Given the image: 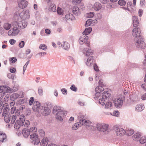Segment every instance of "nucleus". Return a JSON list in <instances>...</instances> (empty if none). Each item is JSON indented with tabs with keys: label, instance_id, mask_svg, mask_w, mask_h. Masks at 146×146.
Segmentation results:
<instances>
[{
	"label": "nucleus",
	"instance_id": "f257e3e1",
	"mask_svg": "<svg viewBox=\"0 0 146 146\" xmlns=\"http://www.w3.org/2000/svg\"><path fill=\"white\" fill-rule=\"evenodd\" d=\"M17 120H16L14 125L15 128L17 129H19L20 127L23 125L25 122L24 124L25 127H28L29 126L30 124V122L28 120L25 121V118L24 115H20L19 116L17 117Z\"/></svg>",
	"mask_w": 146,
	"mask_h": 146
},
{
	"label": "nucleus",
	"instance_id": "f03ea898",
	"mask_svg": "<svg viewBox=\"0 0 146 146\" xmlns=\"http://www.w3.org/2000/svg\"><path fill=\"white\" fill-rule=\"evenodd\" d=\"M53 113L55 115L57 119L61 121L63 120V118L66 114V112L63 111L60 107L55 106L53 108Z\"/></svg>",
	"mask_w": 146,
	"mask_h": 146
},
{
	"label": "nucleus",
	"instance_id": "7ed1b4c3",
	"mask_svg": "<svg viewBox=\"0 0 146 146\" xmlns=\"http://www.w3.org/2000/svg\"><path fill=\"white\" fill-rule=\"evenodd\" d=\"M108 124L104 123H99L97 126L98 130L106 134L108 133L110 131V129L108 128Z\"/></svg>",
	"mask_w": 146,
	"mask_h": 146
},
{
	"label": "nucleus",
	"instance_id": "20e7f679",
	"mask_svg": "<svg viewBox=\"0 0 146 146\" xmlns=\"http://www.w3.org/2000/svg\"><path fill=\"white\" fill-rule=\"evenodd\" d=\"M111 94L108 91H104L102 93V98H100L99 103L102 105H104L106 103V100H109L111 96Z\"/></svg>",
	"mask_w": 146,
	"mask_h": 146
},
{
	"label": "nucleus",
	"instance_id": "39448f33",
	"mask_svg": "<svg viewBox=\"0 0 146 146\" xmlns=\"http://www.w3.org/2000/svg\"><path fill=\"white\" fill-rule=\"evenodd\" d=\"M11 114H13L11 115V122L15 123L17 117L20 115V110L18 109H16V107L13 106L11 108Z\"/></svg>",
	"mask_w": 146,
	"mask_h": 146
},
{
	"label": "nucleus",
	"instance_id": "423d86ee",
	"mask_svg": "<svg viewBox=\"0 0 146 146\" xmlns=\"http://www.w3.org/2000/svg\"><path fill=\"white\" fill-rule=\"evenodd\" d=\"M40 104L38 101H35L33 103V109L34 111L36 112V114L38 117L40 116Z\"/></svg>",
	"mask_w": 146,
	"mask_h": 146
},
{
	"label": "nucleus",
	"instance_id": "0eeeda50",
	"mask_svg": "<svg viewBox=\"0 0 146 146\" xmlns=\"http://www.w3.org/2000/svg\"><path fill=\"white\" fill-rule=\"evenodd\" d=\"M135 42V45L137 47L144 49L145 47V44L144 41V39L142 37H141L138 39H134Z\"/></svg>",
	"mask_w": 146,
	"mask_h": 146
},
{
	"label": "nucleus",
	"instance_id": "6e6552de",
	"mask_svg": "<svg viewBox=\"0 0 146 146\" xmlns=\"http://www.w3.org/2000/svg\"><path fill=\"white\" fill-rule=\"evenodd\" d=\"M125 97H122L121 98H116L113 100L115 106L117 108H120L123 104V102L124 101Z\"/></svg>",
	"mask_w": 146,
	"mask_h": 146
},
{
	"label": "nucleus",
	"instance_id": "1a4fd4ad",
	"mask_svg": "<svg viewBox=\"0 0 146 146\" xmlns=\"http://www.w3.org/2000/svg\"><path fill=\"white\" fill-rule=\"evenodd\" d=\"M82 125L85 126L86 128L90 130H94L95 129L94 127L91 125L92 122L89 120L84 119L81 123Z\"/></svg>",
	"mask_w": 146,
	"mask_h": 146
},
{
	"label": "nucleus",
	"instance_id": "9d476101",
	"mask_svg": "<svg viewBox=\"0 0 146 146\" xmlns=\"http://www.w3.org/2000/svg\"><path fill=\"white\" fill-rule=\"evenodd\" d=\"M19 32L17 25L14 26L13 29L9 30L8 32V35L10 36L17 35Z\"/></svg>",
	"mask_w": 146,
	"mask_h": 146
},
{
	"label": "nucleus",
	"instance_id": "9b49d317",
	"mask_svg": "<svg viewBox=\"0 0 146 146\" xmlns=\"http://www.w3.org/2000/svg\"><path fill=\"white\" fill-rule=\"evenodd\" d=\"M19 16L21 19L23 20L29 19L30 15L29 10H23L20 13Z\"/></svg>",
	"mask_w": 146,
	"mask_h": 146
},
{
	"label": "nucleus",
	"instance_id": "f8f14e48",
	"mask_svg": "<svg viewBox=\"0 0 146 146\" xmlns=\"http://www.w3.org/2000/svg\"><path fill=\"white\" fill-rule=\"evenodd\" d=\"M115 133L118 136L121 137L125 135V130L120 127H116L115 129Z\"/></svg>",
	"mask_w": 146,
	"mask_h": 146
},
{
	"label": "nucleus",
	"instance_id": "ddd939ff",
	"mask_svg": "<svg viewBox=\"0 0 146 146\" xmlns=\"http://www.w3.org/2000/svg\"><path fill=\"white\" fill-rule=\"evenodd\" d=\"M132 35L135 37L134 39H137L141 37L140 35L141 31L140 29L139 28H135L132 31Z\"/></svg>",
	"mask_w": 146,
	"mask_h": 146
},
{
	"label": "nucleus",
	"instance_id": "4468645a",
	"mask_svg": "<svg viewBox=\"0 0 146 146\" xmlns=\"http://www.w3.org/2000/svg\"><path fill=\"white\" fill-rule=\"evenodd\" d=\"M40 113L44 116L47 115L50 113V111L49 108L47 107L42 106L40 107Z\"/></svg>",
	"mask_w": 146,
	"mask_h": 146
},
{
	"label": "nucleus",
	"instance_id": "2eb2a0df",
	"mask_svg": "<svg viewBox=\"0 0 146 146\" xmlns=\"http://www.w3.org/2000/svg\"><path fill=\"white\" fill-rule=\"evenodd\" d=\"M31 139L33 141L32 143L34 145H37L40 142V140L38 137V135L36 133H34L31 135L30 136Z\"/></svg>",
	"mask_w": 146,
	"mask_h": 146
},
{
	"label": "nucleus",
	"instance_id": "dca6fc26",
	"mask_svg": "<svg viewBox=\"0 0 146 146\" xmlns=\"http://www.w3.org/2000/svg\"><path fill=\"white\" fill-rule=\"evenodd\" d=\"M8 104L7 103L4 104L1 107L2 110H3L2 116L9 115V108Z\"/></svg>",
	"mask_w": 146,
	"mask_h": 146
},
{
	"label": "nucleus",
	"instance_id": "f3484780",
	"mask_svg": "<svg viewBox=\"0 0 146 146\" xmlns=\"http://www.w3.org/2000/svg\"><path fill=\"white\" fill-rule=\"evenodd\" d=\"M88 36H85L84 35L81 36L79 39V42L80 44H83L84 43L88 44V46L89 42L88 41Z\"/></svg>",
	"mask_w": 146,
	"mask_h": 146
},
{
	"label": "nucleus",
	"instance_id": "a211bd4d",
	"mask_svg": "<svg viewBox=\"0 0 146 146\" xmlns=\"http://www.w3.org/2000/svg\"><path fill=\"white\" fill-rule=\"evenodd\" d=\"M0 90L4 93H11L12 90L11 88L8 86H0Z\"/></svg>",
	"mask_w": 146,
	"mask_h": 146
},
{
	"label": "nucleus",
	"instance_id": "6ab92c4d",
	"mask_svg": "<svg viewBox=\"0 0 146 146\" xmlns=\"http://www.w3.org/2000/svg\"><path fill=\"white\" fill-rule=\"evenodd\" d=\"M72 11L73 13L76 16H79L81 14L80 9L76 6L73 7Z\"/></svg>",
	"mask_w": 146,
	"mask_h": 146
},
{
	"label": "nucleus",
	"instance_id": "aec40b11",
	"mask_svg": "<svg viewBox=\"0 0 146 146\" xmlns=\"http://www.w3.org/2000/svg\"><path fill=\"white\" fill-rule=\"evenodd\" d=\"M75 18L73 15L71 13H69L65 15L64 17H63V19L66 21L67 20H74L75 19Z\"/></svg>",
	"mask_w": 146,
	"mask_h": 146
},
{
	"label": "nucleus",
	"instance_id": "412c9836",
	"mask_svg": "<svg viewBox=\"0 0 146 146\" xmlns=\"http://www.w3.org/2000/svg\"><path fill=\"white\" fill-rule=\"evenodd\" d=\"M20 1L18 2V6L22 9L26 7L28 4V3L25 0H20Z\"/></svg>",
	"mask_w": 146,
	"mask_h": 146
},
{
	"label": "nucleus",
	"instance_id": "4be33fe9",
	"mask_svg": "<svg viewBox=\"0 0 146 146\" xmlns=\"http://www.w3.org/2000/svg\"><path fill=\"white\" fill-rule=\"evenodd\" d=\"M16 25H17V27H19L21 29L25 28L27 25V23L24 21H22L19 22L18 23L17 22L15 23Z\"/></svg>",
	"mask_w": 146,
	"mask_h": 146
},
{
	"label": "nucleus",
	"instance_id": "5701e85b",
	"mask_svg": "<svg viewBox=\"0 0 146 146\" xmlns=\"http://www.w3.org/2000/svg\"><path fill=\"white\" fill-rule=\"evenodd\" d=\"M94 58L91 56H90L87 59L86 62V65L88 66H92L94 64Z\"/></svg>",
	"mask_w": 146,
	"mask_h": 146
},
{
	"label": "nucleus",
	"instance_id": "b1692460",
	"mask_svg": "<svg viewBox=\"0 0 146 146\" xmlns=\"http://www.w3.org/2000/svg\"><path fill=\"white\" fill-rule=\"evenodd\" d=\"M141 136V133L137 132L133 135L132 138L133 140L135 141H139Z\"/></svg>",
	"mask_w": 146,
	"mask_h": 146
},
{
	"label": "nucleus",
	"instance_id": "393cba45",
	"mask_svg": "<svg viewBox=\"0 0 146 146\" xmlns=\"http://www.w3.org/2000/svg\"><path fill=\"white\" fill-rule=\"evenodd\" d=\"M7 136L5 134L2 132H0V141L2 142L6 141Z\"/></svg>",
	"mask_w": 146,
	"mask_h": 146
},
{
	"label": "nucleus",
	"instance_id": "a878e982",
	"mask_svg": "<svg viewBox=\"0 0 146 146\" xmlns=\"http://www.w3.org/2000/svg\"><path fill=\"white\" fill-rule=\"evenodd\" d=\"M102 7V5L101 4L98 2L95 3L93 6V9L95 11H99L100 10Z\"/></svg>",
	"mask_w": 146,
	"mask_h": 146
},
{
	"label": "nucleus",
	"instance_id": "bb28decb",
	"mask_svg": "<svg viewBox=\"0 0 146 146\" xmlns=\"http://www.w3.org/2000/svg\"><path fill=\"white\" fill-rule=\"evenodd\" d=\"M83 53L86 56H89L92 55L93 54L92 50L91 49H84L83 51Z\"/></svg>",
	"mask_w": 146,
	"mask_h": 146
},
{
	"label": "nucleus",
	"instance_id": "cd10ccee",
	"mask_svg": "<svg viewBox=\"0 0 146 146\" xmlns=\"http://www.w3.org/2000/svg\"><path fill=\"white\" fill-rule=\"evenodd\" d=\"M133 26L135 27H137L139 24L138 17L135 16H133Z\"/></svg>",
	"mask_w": 146,
	"mask_h": 146
},
{
	"label": "nucleus",
	"instance_id": "c85d7f7f",
	"mask_svg": "<svg viewBox=\"0 0 146 146\" xmlns=\"http://www.w3.org/2000/svg\"><path fill=\"white\" fill-rule=\"evenodd\" d=\"M4 116H5L4 117V121L6 123H8L10 121L11 124H13L14 123L11 122V115L9 114L4 115Z\"/></svg>",
	"mask_w": 146,
	"mask_h": 146
},
{
	"label": "nucleus",
	"instance_id": "c756f323",
	"mask_svg": "<svg viewBox=\"0 0 146 146\" xmlns=\"http://www.w3.org/2000/svg\"><path fill=\"white\" fill-rule=\"evenodd\" d=\"M22 133L25 138H27L30 134V131L25 128L23 129Z\"/></svg>",
	"mask_w": 146,
	"mask_h": 146
},
{
	"label": "nucleus",
	"instance_id": "7c9ffc66",
	"mask_svg": "<svg viewBox=\"0 0 146 146\" xmlns=\"http://www.w3.org/2000/svg\"><path fill=\"white\" fill-rule=\"evenodd\" d=\"M62 48L64 50H68L70 47L69 44L66 42H62Z\"/></svg>",
	"mask_w": 146,
	"mask_h": 146
},
{
	"label": "nucleus",
	"instance_id": "2f4dec72",
	"mask_svg": "<svg viewBox=\"0 0 146 146\" xmlns=\"http://www.w3.org/2000/svg\"><path fill=\"white\" fill-rule=\"evenodd\" d=\"M82 125V124L79 122L74 124L72 126V129L73 130H76Z\"/></svg>",
	"mask_w": 146,
	"mask_h": 146
},
{
	"label": "nucleus",
	"instance_id": "473e14b6",
	"mask_svg": "<svg viewBox=\"0 0 146 146\" xmlns=\"http://www.w3.org/2000/svg\"><path fill=\"white\" fill-rule=\"evenodd\" d=\"M19 94L17 93H15L12 94L10 96L11 100L14 101L18 98H19Z\"/></svg>",
	"mask_w": 146,
	"mask_h": 146
},
{
	"label": "nucleus",
	"instance_id": "72a5a7b5",
	"mask_svg": "<svg viewBox=\"0 0 146 146\" xmlns=\"http://www.w3.org/2000/svg\"><path fill=\"white\" fill-rule=\"evenodd\" d=\"M48 141L46 138H44L40 143L41 146H46L48 144Z\"/></svg>",
	"mask_w": 146,
	"mask_h": 146
},
{
	"label": "nucleus",
	"instance_id": "f704fd0d",
	"mask_svg": "<svg viewBox=\"0 0 146 146\" xmlns=\"http://www.w3.org/2000/svg\"><path fill=\"white\" fill-rule=\"evenodd\" d=\"M144 108V106L140 104L137 105L135 107L136 110L138 111H142Z\"/></svg>",
	"mask_w": 146,
	"mask_h": 146
},
{
	"label": "nucleus",
	"instance_id": "c9c22d12",
	"mask_svg": "<svg viewBox=\"0 0 146 146\" xmlns=\"http://www.w3.org/2000/svg\"><path fill=\"white\" fill-rule=\"evenodd\" d=\"M134 131L131 129H128L125 130V135L127 136H130L132 135L134 133Z\"/></svg>",
	"mask_w": 146,
	"mask_h": 146
},
{
	"label": "nucleus",
	"instance_id": "e433bc0d",
	"mask_svg": "<svg viewBox=\"0 0 146 146\" xmlns=\"http://www.w3.org/2000/svg\"><path fill=\"white\" fill-rule=\"evenodd\" d=\"M92 30V28L90 27L86 28L85 31L83 32L82 34L85 35H88L91 32Z\"/></svg>",
	"mask_w": 146,
	"mask_h": 146
},
{
	"label": "nucleus",
	"instance_id": "4c0bfd02",
	"mask_svg": "<svg viewBox=\"0 0 146 146\" xmlns=\"http://www.w3.org/2000/svg\"><path fill=\"white\" fill-rule=\"evenodd\" d=\"M49 10L53 12H56V5L53 3H51L50 6Z\"/></svg>",
	"mask_w": 146,
	"mask_h": 146
},
{
	"label": "nucleus",
	"instance_id": "58836bf2",
	"mask_svg": "<svg viewBox=\"0 0 146 146\" xmlns=\"http://www.w3.org/2000/svg\"><path fill=\"white\" fill-rule=\"evenodd\" d=\"M106 102L105 106V108L106 109H111L112 108V102L110 101Z\"/></svg>",
	"mask_w": 146,
	"mask_h": 146
},
{
	"label": "nucleus",
	"instance_id": "ea45409f",
	"mask_svg": "<svg viewBox=\"0 0 146 146\" xmlns=\"http://www.w3.org/2000/svg\"><path fill=\"white\" fill-rule=\"evenodd\" d=\"M78 118V120L79 122H80L81 123L84 119V116L81 113H79Z\"/></svg>",
	"mask_w": 146,
	"mask_h": 146
},
{
	"label": "nucleus",
	"instance_id": "a19ab883",
	"mask_svg": "<svg viewBox=\"0 0 146 146\" xmlns=\"http://www.w3.org/2000/svg\"><path fill=\"white\" fill-rule=\"evenodd\" d=\"M104 86H98L95 89L96 92H100L103 91L104 90L103 87Z\"/></svg>",
	"mask_w": 146,
	"mask_h": 146
},
{
	"label": "nucleus",
	"instance_id": "79ce46f5",
	"mask_svg": "<svg viewBox=\"0 0 146 146\" xmlns=\"http://www.w3.org/2000/svg\"><path fill=\"white\" fill-rule=\"evenodd\" d=\"M46 54V52H40L36 54L35 55V57L36 58H41L42 56L45 55Z\"/></svg>",
	"mask_w": 146,
	"mask_h": 146
},
{
	"label": "nucleus",
	"instance_id": "37998d69",
	"mask_svg": "<svg viewBox=\"0 0 146 146\" xmlns=\"http://www.w3.org/2000/svg\"><path fill=\"white\" fill-rule=\"evenodd\" d=\"M4 29L6 30H9L11 27V25L8 23H6L4 24Z\"/></svg>",
	"mask_w": 146,
	"mask_h": 146
},
{
	"label": "nucleus",
	"instance_id": "c03bdc74",
	"mask_svg": "<svg viewBox=\"0 0 146 146\" xmlns=\"http://www.w3.org/2000/svg\"><path fill=\"white\" fill-rule=\"evenodd\" d=\"M95 94L94 98L95 100H98L99 98H102V94H101L100 92H97Z\"/></svg>",
	"mask_w": 146,
	"mask_h": 146
},
{
	"label": "nucleus",
	"instance_id": "a18cd8bd",
	"mask_svg": "<svg viewBox=\"0 0 146 146\" xmlns=\"http://www.w3.org/2000/svg\"><path fill=\"white\" fill-rule=\"evenodd\" d=\"M39 48L40 49L46 51L47 49V46L45 44H42L40 45Z\"/></svg>",
	"mask_w": 146,
	"mask_h": 146
},
{
	"label": "nucleus",
	"instance_id": "49530a36",
	"mask_svg": "<svg viewBox=\"0 0 146 146\" xmlns=\"http://www.w3.org/2000/svg\"><path fill=\"white\" fill-rule=\"evenodd\" d=\"M19 88V86L17 85H15L13 87V88H11V93L13 92H15L17 91Z\"/></svg>",
	"mask_w": 146,
	"mask_h": 146
},
{
	"label": "nucleus",
	"instance_id": "de8ad7c7",
	"mask_svg": "<svg viewBox=\"0 0 146 146\" xmlns=\"http://www.w3.org/2000/svg\"><path fill=\"white\" fill-rule=\"evenodd\" d=\"M140 143L141 144H143L146 142V137H141L139 140Z\"/></svg>",
	"mask_w": 146,
	"mask_h": 146
},
{
	"label": "nucleus",
	"instance_id": "09e8293b",
	"mask_svg": "<svg viewBox=\"0 0 146 146\" xmlns=\"http://www.w3.org/2000/svg\"><path fill=\"white\" fill-rule=\"evenodd\" d=\"M57 12L58 15H62L63 14L64 11L62 8L58 7L57 9Z\"/></svg>",
	"mask_w": 146,
	"mask_h": 146
},
{
	"label": "nucleus",
	"instance_id": "8fccbe9b",
	"mask_svg": "<svg viewBox=\"0 0 146 146\" xmlns=\"http://www.w3.org/2000/svg\"><path fill=\"white\" fill-rule=\"evenodd\" d=\"M93 21L92 19H89L86 21V23L85 24L86 27H88L90 26L92 23Z\"/></svg>",
	"mask_w": 146,
	"mask_h": 146
},
{
	"label": "nucleus",
	"instance_id": "3c124183",
	"mask_svg": "<svg viewBox=\"0 0 146 146\" xmlns=\"http://www.w3.org/2000/svg\"><path fill=\"white\" fill-rule=\"evenodd\" d=\"M70 90L74 92H76L78 90L77 88L74 84H72L70 87Z\"/></svg>",
	"mask_w": 146,
	"mask_h": 146
},
{
	"label": "nucleus",
	"instance_id": "603ef678",
	"mask_svg": "<svg viewBox=\"0 0 146 146\" xmlns=\"http://www.w3.org/2000/svg\"><path fill=\"white\" fill-rule=\"evenodd\" d=\"M7 76L8 78L13 80H14L15 78V75L12 74L10 73L8 74Z\"/></svg>",
	"mask_w": 146,
	"mask_h": 146
},
{
	"label": "nucleus",
	"instance_id": "864d4df0",
	"mask_svg": "<svg viewBox=\"0 0 146 146\" xmlns=\"http://www.w3.org/2000/svg\"><path fill=\"white\" fill-rule=\"evenodd\" d=\"M118 3L119 5L123 6L125 5L126 2L123 0H119L118 2Z\"/></svg>",
	"mask_w": 146,
	"mask_h": 146
},
{
	"label": "nucleus",
	"instance_id": "5fc2aeb1",
	"mask_svg": "<svg viewBox=\"0 0 146 146\" xmlns=\"http://www.w3.org/2000/svg\"><path fill=\"white\" fill-rule=\"evenodd\" d=\"M78 105L81 106H84L85 105V102L82 100H78Z\"/></svg>",
	"mask_w": 146,
	"mask_h": 146
},
{
	"label": "nucleus",
	"instance_id": "6e6d98bb",
	"mask_svg": "<svg viewBox=\"0 0 146 146\" xmlns=\"http://www.w3.org/2000/svg\"><path fill=\"white\" fill-rule=\"evenodd\" d=\"M17 59L15 57H13L10 58L9 59V61L11 62V63H14L17 61Z\"/></svg>",
	"mask_w": 146,
	"mask_h": 146
},
{
	"label": "nucleus",
	"instance_id": "4d7b16f0",
	"mask_svg": "<svg viewBox=\"0 0 146 146\" xmlns=\"http://www.w3.org/2000/svg\"><path fill=\"white\" fill-rule=\"evenodd\" d=\"M120 113L119 111L117 110H115L113 111V114H112L113 115L118 117L119 116Z\"/></svg>",
	"mask_w": 146,
	"mask_h": 146
},
{
	"label": "nucleus",
	"instance_id": "13d9d810",
	"mask_svg": "<svg viewBox=\"0 0 146 146\" xmlns=\"http://www.w3.org/2000/svg\"><path fill=\"white\" fill-rule=\"evenodd\" d=\"M132 5V3L131 2H127V8H126L125 7H123V9L125 10H127L128 11H130L129 9V8H128V7H130L131 5Z\"/></svg>",
	"mask_w": 146,
	"mask_h": 146
},
{
	"label": "nucleus",
	"instance_id": "bf43d9fd",
	"mask_svg": "<svg viewBox=\"0 0 146 146\" xmlns=\"http://www.w3.org/2000/svg\"><path fill=\"white\" fill-rule=\"evenodd\" d=\"M38 132L40 136L44 137L45 135L44 132L42 129H40Z\"/></svg>",
	"mask_w": 146,
	"mask_h": 146
},
{
	"label": "nucleus",
	"instance_id": "052dcab7",
	"mask_svg": "<svg viewBox=\"0 0 146 146\" xmlns=\"http://www.w3.org/2000/svg\"><path fill=\"white\" fill-rule=\"evenodd\" d=\"M35 102L34 98L33 97H31L29 101V104L30 105H31L33 104V103Z\"/></svg>",
	"mask_w": 146,
	"mask_h": 146
},
{
	"label": "nucleus",
	"instance_id": "680f3d73",
	"mask_svg": "<svg viewBox=\"0 0 146 146\" xmlns=\"http://www.w3.org/2000/svg\"><path fill=\"white\" fill-rule=\"evenodd\" d=\"M145 0H140V5L142 7H143L145 6Z\"/></svg>",
	"mask_w": 146,
	"mask_h": 146
},
{
	"label": "nucleus",
	"instance_id": "e2e57ef3",
	"mask_svg": "<svg viewBox=\"0 0 146 146\" xmlns=\"http://www.w3.org/2000/svg\"><path fill=\"white\" fill-rule=\"evenodd\" d=\"M25 42L23 41H21L19 43V46L20 48H23L25 45Z\"/></svg>",
	"mask_w": 146,
	"mask_h": 146
},
{
	"label": "nucleus",
	"instance_id": "0e129e2a",
	"mask_svg": "<svg viewBox=\"0 0 146 146\" xmlns=\"http://www.w3.org/2000/svg\"><path fill=\"white\" fill-rule=\"evenodd\" d=\"M96 18L100 20L102 18V15L100 13H97L96 15Z\"/></svg>",
	"mask_w": 146,
	"mask_h": 146
},
{
	"label": "nucleus",
	"instance_id": "69168bd1",
	"mask_svg": "<svg viewBox=\"0 0 146 146\" xmlns=\"http://www.w3.org/2000/svg\"><path fill=\"white\" fill-rule=\"evenodd\" d=\"M61 91L62 93L64 95H66L67 94V91L66 89L63 88L61 89Z\"/></svg>",
	"mask_w": 146,
	"mask_h": 146
},
{
	"label": "nucleus",
	"instance_id": "338daca9",
	"mask_svg": "<svg viewBox=\"0 0 146 146\" xmlns=\"http://www.w3.org/2000/svg\"><path fill=\"white\" fill-rule=\"evenodd\" d=\"M24 95L25 93L21 91L19 94V98H23L24 96Z\"/></svg>",
	"mask_w": 146,
	"mask_h": 146
},
{
	"label": "nucleus",
	"instance_id": "774afa93",
	"mask_svg": "<svg viewBox=\"0 0 146 146\" xmlns=\"http://www.w3.org/2000/svg\"><path fill=\"white\" fill-rule=\"evenodd\" d=\"M81 1V0H73L72 2L75 4H78L80 3Z\"/></svg>",
	"mask_w": 146,
	"mask_h": 146
}]
</instances>
